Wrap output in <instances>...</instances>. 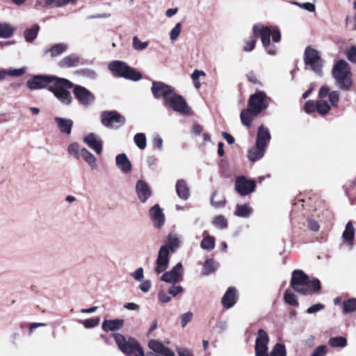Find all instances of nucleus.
Returning a JSON list of instances; mask_svg holds the SVG:
<instances>
[{"mask_svg": "<svg viewBox=\"0 0 356 356\" xmlns=\"http://www.w3.org/2000/svg\"><path fill=\"white\" fill-rule=\"evenodd\" d=\"M159 300L163 303H166L170 301V298L165 291H161L159 293Z\"/></svg>", "mask_w": 356, "mask_h": 356, "instance_id": "69168bd1", "label": "nucleus"}, {"mask_svg": "<svg viewBox=\"0 0 356 356\" xmlns=\"http://www.w3.org/2000/svg\"><path fill=\"white\" fill-rule=\"evenodd\" d=\"M143 268L140 267L131 273V277L136 281H142L144 277Z\"/></svg>", "mask_w": 356, "mask_h": 356, "instance_id": "864d4df0", "label": "nucleus"}, {"mask_svg": "<svg viewBox=\"0 0 356 356\" xmlns=\"http://www.w3.org/2000/svg\"><path fill=\"white\" fill-rule=\"evenodd\" d=\"M149 216L155 227L160 228L163 225L165 216L158 204H155L150 209Z\"/></svg>", "mask_w": 356, "mask_h": 356, "instance_id": "aec40b11", "label": "nucleus"}, {"mask_svg": "<svg viewBox=\"0 0 356 356\" xmlns=\"http://www.w3.org/2000/svg\"><path fill=\"white\" fill-rule=\"evenodd\" d=\"M216 192H214L213 193V195L211 197V204L212 206H213L214 207H216V208H219V207H224V205L225 204V199H222L220 201H215L214 200V196L216 195Z\"/></svg>", "mask_w": 356, "mask_h": 356, "instance_id": "bf43d9fd", "label": "nucleus"}, {"mask_svg": "<svg viewBox=\"0 0 356 356\" xmlns=\"http://www.w3.org/2000/svg\"><path fill=\"white\" fill-rule=\"evenodd\" d=\"M40 26L38 24H35L31 28L26 29L24 33L26 41L32 42L36 38Z\"/></svg>", "mask_w": 356, "mask_h": 356, "instance_id": "473e14b6", "label": "nucleus"}, {"mask_svg": "<svg viewBox=\"0 0 356 356\" xmlns=\"http://www.w3.org/2000/svg\"><path fill=\"white\" fill-rule=\"evenodd\" d=\"M207 231L204 232V238L201 242L200 246L202 249L207 250H213L215 247V238L213 236L205 235Z\"/></svg>", "mask_w": 356, "mask_h": 356, "instance_id": "72a5a7b5", "label": "nucleus"}, {"mask_svg": "<svg viewBox=\"0 0 356 356\" xmlns=\"http://www.w3.org/2000/svg\"><path fill=\"white\" fill-rule=\"evenodd\" d=\"M347 58L352 63H356V47L352 46L347 49Z\"/></svg>", "mask_w": 356, "mask_h": 356, "instance_id": "3c124183", "label": "nucleus"}, {"mask_svg": "<svg viewBox=\"0 0 356 356\" xmlns=\"http://www.w3.org/2000/svg\"><path fill=\"white\" fill-rule=\"evenodd\" d=\"M153 146L154 147L158 148L159 149H162L163 147V140L159 136H155L152 140Z\"/></svg>", "mask_w": 356, "mask_h": 356, "instance_id": "052dcab7", "label": "nucleus"}, {"mask_svg": "<svg viewBox=\"0 0 356 356\" xmlns=\"http://www.w3.org/2000/svg\"><path fill=\"white\" fill-rule=\"evenodd\" d=\"M291 3L293 5L298 6L299 7H300L309 12H311V13L315 12V10H316L315 5L314 3H312L309 2L301 3H298L296 1H293V2H291Z\"/></svg>", "mask_w": 356, "mask_h": 356, "instance_id": "09e8293b", "label": "nucleus"}, {"mask_svg": "<svg viewBox=\"0 0 356 356\" xmlns=\"http://www.w3.org/2000/svg\"><path fill=\"white\" fill-rule=\"evenodd\" d=\"M134 143L140 149H144L146 147V136L143 133H138L134 136Z\"/></svg>", "mask_w": 356, "mask_h": 356, "instance_id": "a19ab883", "label": "nucleus"}, {"mask_svg": "<svg viewBox=\"0 0 356 356\" xmlns=\"http://www.w3.org/2000/svg\"><path fill=\"white\" fill-rule=\"evenodd\" d=\"M252 213V209L246 204H237L234 214L238 217L248 218Z\"/></svg>", "mask_w": 356, "mask_h": 356, "instance_id": "f704fd0d", "label": "nucleus"}, {"mask_svg": "<svg viewBox=\"0 0 356 356\" xmlns=\"http://www.w3.org/2000/svg\"><path fill=\"white\" fill-rule=\"evenodd\" d=\"M122 319L104 320L102 323V329L106 332L115 331L122 327Z\"/></svg>", "mask_w": 356, "mask_h": 356, "instance_id": "bb28decb", "label": "nucleus"}, {"mask_svg": "<svg viewBox=\"0 0 356 356\" xmlns=\"http://www.w3.org/2000/svg\"><path fill=\"white\" fill-rule=\"evenodd\" d=\"M175 91V89L163 82L153 81L152 86V92L155 98L163 97L164 101L170 96Z\"/></svg>", "mask_w": 356, "mask_h": 356, "instance_id": "dca6fc26", "label": "nucleus"}, {"mask_svg": "<svg viewBox=\"0 0 356 356\" xmlns=\"http://www.w3.org/2000/svg\"><path fill=\"white\" fill-rule=\"evenodd\" d=\"M254 47H255V40H248L245 42V44L243 47V50L245 51H250L254 49Z\"/></svg>", "mask_w": 356, "mask_h": 356, "instance_id": "e2e57ef3", "label": "nucleus"}, {"mask_svg": "<svg viewBox=\"0 0 356 356\" xmlns=\"http://www.w3.org/2000/svg\"><path fill=\"white\" fill-rule=\"evenodd\" d=\"M327 354V346L321 345L316 348L311 356H325Z\"/></svg>", "mask_w": 356, "mask_h": 356, "instance_id": "603ef678", "label": "nucleus"}, {"mask_svg": "<svg viewBox=\"0 0 356 356\" xmlns=\"http://www.w3.org/2000/svg\"><path fill=\"white\" fill-rule=\"evenodd\" d=\"M256 187L254 181L248 179L244 176H239L235 181V190L241 196H245L252 193Z\"/></svg>", "mask_w": 356, "mask_h": 356, "instance_id": "2eb2a0df", "label": "nucleus"}, {"mask_svg": "<svg viewBox=\"0 0 356 356\" xmlns=\"http://www.w3.org/2000/svg\"><path fill=\"white\" fill-rule=\"evenodd\" d=\"M332 76L337 86L343 90H348L352 85L351 72L348 63L344 60H338L333 67Z\"/></svg>", "mask_w": 356, "mask_h": 356, "instance_id": "423d86ee", "label": "nucleus"}, {"mask_svg": "<svg viewBox=\"0 0 356 356\" xmlns=\"http://www.w3.org/2000/svg\"><path fill=\"white\" fill-rule=\"evenodd\" d=\"M115 341L119 349L126 355L134 354L135 356H145V353L136 339L126 338L121 334H114Z\"/></svg>", "mask_w": 356, "mask_h": 356, "instance_id": "0eeeda50", "label": "nucleus"}, {"mask_svg": "<svg viewBox=\"0 0 356 356\" xmlns=\"http://www.w3.org/2000/svg\"><path fill=\"white\" fill-rule=\"evenodd\" d=\"M83 142L96 154L100 155L102 152V141L101 138L94 133H90L83 138Z\"/></svg>", "mask_w": 356, "mask_h": 356, "instance_id": "6ab92c4d", "label": "nucleus"}, {"mask_svg": "<svg viewBox=\"0 0 356 356\" xmlns=\"http://www.w3.org/2000/svg\"><path fill=\"white\" fill-rule=\"evenodd\" d=\"M213 225L219 228V229H224V228H226L227 227V220L226 218L222 216V215H219V216H216L213 220Z\"/></svg>", "mask_w": 356, "mask_h": 356, "instance_id": "79ce46f5", "label": "nucleus"}, {"mask_svg": "<svg viewBox=\"0 0 356 356\" xmlns=\"http://www.w3.org/2000/svg\"><path fill=\"white\" fill-rule=\"evenodd\" d=\"M177 352L179 356H193L191 353L186 348L177 347Z\"/></svg>", "mask_w": 356, "mask_h": 356, "instance_id": "338daca9", "label": "nucleus"}, {"mask_svg": "<svg viewBox=\"0 0 356 356\" xmlns=\"http://www.w3.org/2000/svg\"><path fill=\"white\" fill-rule=\"evenodd\" d=\"M272 39L275 42H277L280 40L281 33L278 28H275L272 30Z\"/></svg>", "mask_w": 356, "mask_h": 356, "instance_id": "0e129e2a", "label": "nucleus"}, {"mask_svg": "<svg viewBox=\"0 0 356 356\" xmlns=\"http://www.w3.org/2000/svg\"><path fill=\"white\" fill-rule=\"evenodd\" d=\"M236 291L234 288L230 287L222 297V303L224 307L230 308L236 303Z\"/></svg>", "mask_w": 356, "mask_h": 356, "instance_id": "b1692460", "label": "nucleus"}, {"mask_svg": "<svg viewBox=\"0 0 356 356\" xmlns=\"http://www.w3.org/2000/svg\"><path fill=\"white\" fill-rule=\"evenodd\" d=\"M253 33L255 36L260 37L262 44L265 47L270 45L272 30L267 26L258 24L253 26Z\"/></svg>", "mask_w": 356, "mask_h": 356, "instance_id": "a211bd4d", "label": "nucleus"}, {"mask_svg": "<svg viewBox=\"0 0 356 356\" xmlns=\"http://www.w3.org/2000/svg\"><path fill=\"white\" fill-rule=\"evenodd\" d=\"M53 81H55L49 86V90L61 103L70 104L72 98L68 89L72 88L73 84L67 79L47 75H35L27 81L26 85L31 90H40L47 87Z\"/></svg>", "mask_w": 356, "mask_h": 356, "instance_id": "f257e3e1", "label": "nucleus"}, {"mask_svg": "<svg viewBox=\"0 0 356 356\" xmlns=\"http://www.w3.org/2000/svg\"><path fill=\"white\" fill-rule=\"evenodd\" d=\"M305 109L307 113H310L314 112L316 110V102L312 100L307 101L305 104Z\"/></svg>", "mask_w": 356, "mask_h": 356, "instance_id": "6e6d98bb", "label": "nucleus"}, {"mask_svg": "<svg viewBox=\"0 0 356 356\" xmlns=\"http://www.w3.org/2000/svg\"><path fill=\"white\" fill-rule=\"evenodd\" d=\"M148 346L150 351L145 356H175V353L164 346L161 341L152 339L149 341Z\"/></svg>", "mask_w": 356, "mask_h": 356, "instance_id": "ddd939ff", "label": "nucleus"}, {"mask_svg": "<svg viewBox=\"0 0 356 356\" xmlns=\"http://www.w3.org/2000/svg\"><path fill=\"white\" fill-rule=\"evenodd\" d=\"M136 191L139 200L142 202H145L152 195V191L149 186L145 181L143 180H139L137 182L136 186Z\"/></svg>", "mask_w": 356, "mask_h": 356, "instance_id": "412c9836", "label": "nucleus"}, {"mask_svg": "<svg viewBox=\"0 0 356 356\" xmlns=\"http://www.w3.org/2000/svg\"><path fill=\"white\" fill-rule=\"evenodd\" d=\"M80 156L92 169H97V163L95 156L91 154L86 148H82L80 150Z\"/></svg>", "mask_w": 356, "mask_h": 356, "instance_id": "7c9ffc66", "label": "nucleus"}, {"mask_svg": "<svg viewBox=\"0 0 356 356\" xmlns=\"http://www.w3.org/2000/svg\"><path fill=\"white\" fill-rule=\"evenodd\" d=\"M181 31V24L178 22L175 24L173 29L170 32V38L173 42L175 41L179 36Z\"/></svg>", "mask_w": 356, "mask_h": 356, "instance_id": "49530a36", "label": "nucleus"}, {"mask_svg": "<svg viewBox=\"0 0 356 356\" xmlns=\"http://www.w3.org/2000/svg\"><path fill=\"white\" fill-rule=\"evenodd\" d=\"M268 106L267 96L263 91H257L250 97L248 108L254 116L259 115Z\"/></svg>", "mask_w": 356, "mask_h": 356, "instance_id": "9b49d317", "label": "nucleus"}, {"mask_svg": "<svg viewBox=\"0 0 356 356\" xmlns=\"http://www.w3.org/2000/svg\"><path fill=\"white\" fill-rule=\"evenodd\" d=\"M270 138L271 136L268 129L264 125L260 126L257 134L256 143L266 147L269 143Z\"/></svg>", "mask_w": 356, "mask_h": 356, "instance_id": "393cba45", "label": "nucleus"}, {"mask_svg": "<svg viewBox=\"0 0 356 356\" xmlns=\"http://www.w3.org/2000/svg\"><path fill=\"white\" fill-rule=\"evenodd\" d=\"M104 126L111 129H118L125 123V118L116 111H104L101 114Z\"/></svg>", "mask_w": 356, "mask_h": 356, "instance_id": "f8f14e48", "label": "nucleus"}, {"mask_svg": "<svg viewBox=\"0 0 356 356\" xmlns=\"http://www.w3.org/2000/svg\"><path fill=\"white\" fill-rule=\"evenodd\" d=\"M218 267V264L213 259H207L203 267V274L209 275L214 272Z\"/></svg>", "mask_w": 356, "mask_h": 356, "instance_id": "4c0bfd02", "label": "nucleus"}, {"mask_svg": "<svg viewBox=\"0 0 356 356\" xmlns=\"http://www.w3.org/2000/svg\"><path fill=\"white\" fill-rule=\"evenodd\" d=\"M115 163L118 168L124 173H128L131 170V163L125 154H118Z\"/></svg>", "mask_w": 356, "mask_h": 356, "instance_id": "a878e982", "label": "nucleus"}, {"mask_svg": "<svg viewBox=\"0 0 356 356\" xmlns=\"http://www.w3.org/2000/svg\"><path fill=\"white\" fill-rule=\"evenodd\" d=\"M182 273V264L178 263L171 270L164 273L161 280L167 283L174 284L180 280Z\"/></svg>", "mask_w": 356, "mask_h": 356, "instance_id": "f3484780", "label": "nucleus"}, {"mask_svg": "<svg viewBox=\"0 0 356 356\" xmlns=\"http://www.w3.org/2000/svg\"><path fill=\"white\" fill-rule=\"evenodd\" d=\"M54 120L60 131L66 135H70L74 124L72 120L61 117H55Z\"/></svg>", "mask_w": 356, "mask_h": 356, "instance_id": "4be33fe9", "label": "nucleus"}, {"mask_svg": "<svg viewBox=\"0 0 356 356\" xmlns=\"http://www.w3.org/2000/svg\"><path fill=\"white\" fill-rule=\"evenodd\" d=\"M26 67H25L19 69L6 70V75L18 77L22 76L26 72Z\"/></svg>", "mask_w": 356, "mask_h": 356, "instance_id": "de8ad7c7", "label": "nucleus"}, {"mask_svg": "<svg viewBox=\"0 0 356 356\" xmlns=\"http://www.w3.org/2000/svg\"><path fill=\"white\" fill-rule=\"evenodd\" d=\"M80 149L79 147L78 143H71L68 147H67V152L68 153L75 157L76 159H79L80 156Z\"/></svg>", "mask_w": 356, "mask_h": 356, "instance_id": "a18cd8bd", "label": "nucleus"}, {"mask_svg": "<svg viewBox=\"0 0 356 356\" xmlns=\"http://www.w3.org/2000/svg\"><path fill=\"white\" fill-rule=\"evenodd\" d=\"M323 308H324L323 305H322L321 303H318V304L314 305L311 306L310 307H309L307 309V312L308 314H314V313L321 311Z\"/></svg>", "mask_w": 356, "mask_h": 356, "instance_id": "13d9d810", "label": "nucleus"}, {"mask_svg": "<svg viewBox=\"0 0 356 356\" xmlns=\"http://www.w3.org/2000/svg\"><path fill=\"white\" fill-rule=\"evenodd\" d=\"M180 245V241L175 233H170L167 238L166 245H163L160 248L158 257L156 261L155 271L157 274L163 273L169 266V250L171 249L174 251Z\"/></svg>", "mask_w": 356, "mask_h": 356, "instance_id": "7ed1b4c3", "label": "nucleus"}, {"mask_svg": "<svg viewBox=\"0 0 356 356\" xmlns=\"http://www.w3.org/2000/svg\"><path fill=\"white\" fill-rule=\"evenodd\" d=\"M108 69L111 72L118 76H122L127 79L138 81L142 78L140 72L130 67L124 62L114 60L109 63Z\"/></svg>", "mask_w": 356, "mask_h": 356, "instance_id": "6e6552de", "label": "nucleus"}, {"mask_svg": "<svg viewBox=\"0 0 356 356\" xmlns=\"http://www.w3.org/2000/svg\"><path fill=\"white\" fill-rule=\"evenodd\" d=\"M151 286V282L149 280H145L139 285V288L142 291L147 293L150 290Z\"/></svg>", "mask_w": 356, "mask_h": 356, "instance_id": "680f3d73", "label": "nucleus"}, {"mask_svg": "<svg viewBox=\"0 0 356 356\" xmlns=\"http://www.w3.org/2000/svg\"><path fill=\"white\" fill-rule=\"evenodd\" d=\"M222 135L228 144L232 145L234 143L235 140L234 137L229 134L228 133L222 131Z\"/></svg>", "mask_w": 356, "mask_h": 356, "instance_id": "774afa93", "label": "nucleus"}, {"mask_svg": "<svg viewBox=\"0 0 356 356\" xmlns=\"http://www.w3.org/2000/svg\"><path fill=\"white\" fill-rule=\"evenodd\" d=\"M148 42H142L137 36L133 37V48L135 50H144L148 47Z\"/></svg>", "mask_w": 356, "mask_h": 356, "instance_id": "c03bdc74", "label": "nucleus"}, {"mask_svg": "<svg viewBox=\"0 0 356 356\" xmlns=\"http://www.w3.org/2000/svg\"><path fill=\"white\" fill-rule=\"evenodd\" d=\"M328 344L334 348H344L347 346V339L343 337H331L328 341Z\"/></svg>", "mask_w": 356, "mask_h": 356, "instance_id": "e433bc0d", "label": "nucleus"}, {"mask_svg": "<svg viewBox=\"0 0 356 356\" xmlns=\"http://www.w3.org/2000/svg\"><path fill=\"white\" fill-rule=\"evenodd\" d=\"M193 313L191 312H188L180 316L181 325L184 327L192 319Z\"/></svg>", "mask_w": 356, "mask_h": 356, "instance_id": "5fc2aeb1", "label": "nucleus"}, {"mask_svg": "<svg viewBox=\"0 0 356 356\" xmlns=\"http://www.w3.org/2000/svg\"><path fill=\"white\" fill-rule=\"evenodd\" d=\"M304 62L305 65L309 67L318 76H322L323 61L318 51L307 47L304 52Z\"/></svg>", "mask_w": 356, "mask_h": 356, "instance_id": "1a4fd4ad", "label": "nucleus"}, {"mask_svg": "<svg viewBox=\"0 0 356 356\" xmlns=\"http://www.w3.org/2000/svg\"><path fill=\"white\" fill-rule=\"evenodd\" d=\"M68 48V45L64 43H60L52 46L49 49L46 50L45 54L50 53L51 57H56L65 52Z\"/></svg>", "mask_w": 356, "mask_h": 356, "instance_id": "2f4dec72", "label": "nucleus"}, {"mask_svg": "<svg viewBox=\"0 0 356 356\" xmlns=\"http://www.w3.org/2000/svg\"><path fill=\"white\" fill-rule=\"evenodd\" d=\"M284 299L286 303L290 305L298 307L299 305L296 295L291 292H289L288 290L285 292Z\"/></svg>", "mask_w": 356, "mask_h": 356, "instance_id": "37998d69", "label": "nucleus"}, {"mask_svg": "<svg viewBox=\"0 0 356 356\" xmlns=\"http://www.w3.org/2000/svg\"><path fill=\"white\" fill-rule=\"evenodd\" d=\"M73 92L75 98L82 106H88L95 102V95L83 86H75Z\"/></svg>", "mask_w": 356, "mask_h": 356, "instance_id": "4468645a", "label": "nucleus"}, {"mask_svg": "<svg viewBox=\"0 0 356 356\" xmlns=\"http://www.w3.org/2000/svg\"><path fill=\"white\" fill-rule=\"evenodd\" d=\"M83 325L86 328H92L97 326L99 323V318H92L84 320L82 322Z\"/></svg>", "mask_w": 356, "mask_h": 356, "instance_id": "8fccbe9b", "label": "nucleus"}, {"mask_svg": "<svg viewBox=\"0 0 356 356\" xmlns=\"http://www.w3.org/2000/svg\"><path fill=\"white\" fill-rule=\"evenodd\" d=\"M252 117H254L250 108L244 109L241 113V120L242 123L248 127H250L252 124Z\"/></svg>", "mask_w": 356, "mask_h": 356, "instance_id": "58836bf2", "label": "nucleus"}, {"mask_svg": "<svg viewBox=\"0 0 356 356\" xmlns=\"http://www.w3.org/2000/svg\"><path fill=\"white\" fill-rule=\"evenodd\" d=\"M319 99L316 102V110L321 114H327L330 110V105L337 107L339 99V92L332 91L327 86H323L318 92Z\"/></svg>", "mask_w": 356, "mask_h": 356, "instance_id": "39448f33", "label": "nucleus"}, {"mask_svg": "<svg viewBox=\"0 0 356 356\" xmlns=\"http://www.w3.org/2000/svg\"><path fill=\"white\" fill-rule=\"evenodd\" d=\"M355 236V228L351 222H347L345 230L343 232V239L350 245V248L353 246V240Z\"/></svg>", "mask_w": 356, "mask_h": 356, "instance_id": "c756f323", "label": "nucleus"}, {"mask_svg": "<svg viewBox=\"0 0 356 356\" xmlns=\"http://www.w3.org/2000/svg\"><path fill=\"white\" fill-rule=\"evenodd\" d=\"M290 285L294 291L302 295L312 294L321 288L320 281L318 279L310 280L301 270L293 271Z\"/></svg>", "mask_w": 356, "mask_h": 356, "instance_id": "f03ea898", "label": "nucleus"}, {"mask_svg": "<svg viewBox=\"0 0 356 356\" xmlns=\"http://www.w3.org/2000/svg\"><path fill=\"white\" fill-rule=\"evenodd\" d=\"M163 104L182 115H188L191 113V109L185 99L177 94L175 91L170 95L166 101H164Z\"/></svg>", "mask_w": 356, "mask_h": 356, "instance_id": "9d476101", "label": "nucleus"}, {"mask_svg": "<svg viewBox=\"0 0 356 356\" xmlns=\"http://www.w3.org/2000/svg\"><path fill=\"white\" fill-rule=\"evenodd\" d=\"M79 61V58L76 55L71 54L60 60L58 65L64 68L73 67L78 66Z\"/></svg>", "mask_w": 356, "mask_h": 356, "instance_id": "c85d7f7f", "label": "nucleus"}, {"mask_svg": "<svg viewBox=\"0 0 356 356\" xmlns=\"http://www.w3.org/2000/svg\"><path fill=\"white\" fill-rule=\"evenodd\" d=\"M176 192L177 195L184 200H186L189 197V188L186 181L179 179L177 181Z\"/></svg>", "mask_w": 356, "mask_h": 356, "instance_id": "cd10ccee", "label": "nucleus"}, {"mask_svg": "<svg viewBox=\"0 0 356 356\" xmlns=\"http://www.w3.org/2000/svg\"><path fill=\"white\" fill-rule=\"evenodd\" d=\"M183 287L181 286H171L168 289V293L172 295L173 297H175L179 293L183 291Z\"/></svg>", "mask_w": 356, "mask_h": 356, "instance_id": "4d7b16f0", "label": "nucleus"}, {"mask_svg": "<svg viewBox=\"0 0 356 356\" xmlns=\"http://www.w3.org/2000/svg\"><path fill=\"white\" fill-rule=\"evenodd\" d=\"M268 334L264 330L260 329L258 331V337L255 341V356H286L285 346L281 343H277L270 353V355H268Z\"/></svg>", "mask_w": 356, "mask_h": 356, "instance_id": "20e7f679", "label": "nucleus"}, {"mask_svg": "<svg viewBox=\"0 0 356 356\" xmlns=\"http://www.w3.org/2000/svg\"><path fill=\"white\" fill-rule=\"evenodd\" d=\"M266 147L256 143L248 152V157L252 162H255L261 159L265 153Z\"/></svg>", "mask_w": 356, "mask_h": 356, "instance_id": "5701e85b", "label": "nucleus"}, {"mask_svg": "<svg viewBox=\"0 0 356 356\" xmlns=\"http://www.w3.org/2000/svg\"><path fill=\"white\" fill-rule=\"evenodd\" d=\"M14 28L7 23H0V38H9L13 35Z\"/></svg>", "mask_w": 356, "mask_h": 356, "instance_id": "c9c22d12", "label": "nucleus"}, {"mask_svg": "<svg viewBox=\"0 0 356 356\" xmlns=\"http://www.w3.org/2000/svg\"><path fill=\"white\" fill-rule=\"evenodd\" d=\"M343 312L345 314L356 312V298H352L343 302Z\"/></svg>", "mask_w": 356, "mask_h": 356, "instance_id": "ea45409f", "label": "nucleus"}]
</instances>
